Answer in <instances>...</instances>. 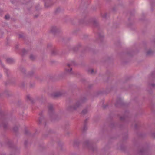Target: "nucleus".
Here are the masks:
<instances>
[{
	"label": "nucleus",
	"instance_id": "obj_1",
	"mask_svg": "<svg viewBox=\"0 0 155 155\" xmlns=\"http://www.w3.org/2000/svg\"><path fill=\"white\" fill-rule=\"evenodd\" d=\"M68 67H69V68L68 69V70L66 69V71L67 72H71V68H70V66H71L70 64H68Z\"/></svg>",
	"mask_w": 155,
	"mask_h": 155
},
{
	"label": "nucleus",
	"instance_id": "obj_2",
	"mask_svg": "<svg viewBox=\"0 0 155 155\" xmlns=\"http://www.w3.org/2000/svg\"><path fill=\"white\" fill-rule=\"evenodd\" d=\"M5 18L6 19H8L9 18V15H7L5 16Z\"/></svg>",
	"mask_w": 155,
	"mask_h": 155
},
{
	"label": "nucleus",
	"instance_id": "obj_3",
	"mask_svg": "<svg viewBox=\"0 0 155 155\" xmlns=\"http://www.w3.org/2000/svg\"><path fill=\"white\" fill-rule=\"evenodd\" d=\"M91 71H92V72H93V70L92 69L91 70Z\"/></svg>",
	"mask_w": 155,
	"mask_h": 155
},
{
	"label": "nucleus",
	"instance_id": "obj_4",
	"mask_svg": "<svg viewBox=\"0 0 155 155\" xmlns=\"http://www.w3.org/2000/svg\"><path fill=\"white\" fill-rule=\"evenodd\" d=\"M58 96V95H55L56 96Z\"/></svg>",
	"mask_w": 155,
	"mask_h": 155
}]
</instances>
